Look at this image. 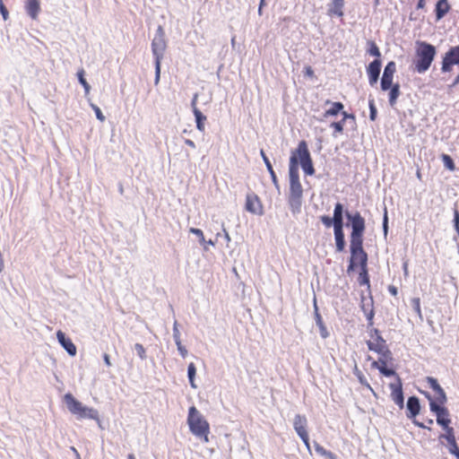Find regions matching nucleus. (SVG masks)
I'll list each match as a JSON object with an SVG mask.
<instances>
[{
	"label": "nucleus",
	"mask_w": 459,
	"mask_h": 459,
	"mask_svg": "<svg viewBox=\"0 0 459 459\" xmlns=\"http://www.w3.org/2000/svg\"><path fill=\"white\" fill-rule=\"evenodd\" d=\"M291 155L298 157V165L300 164L306 175L312 176L315 174V169L306 141H300L297 149L291 152Z\"/></svg>",
	"instance_id": "nucleus-5"
},
{
	"label": "nucleus",
	"mask_w": 459,
	"mask_h": 459,
	"mask_svg": "<svg viewBox=\"0 0 459 459\" xmlns=\"http://www.w3.org/2000/svg\"><path fill=\"white\" fill-rule=\"evenodd\" d=\"M314 448H315V451L322 455V456H325L326 457L327 459H336V455L332 453L331 451H328L326 450L325 448H324L320 444H318L317 442H314Z\"/></svg>",
	"instance_id": "nucleus-31"
},
{
	"label": "nucleus",
	"mask_w": 459,
	"mask_h": 459,
	"mask_svg": "<svg viewBox=\"0 0 459 459\" xmlns=\"http://www.w3.org/2000/svg\"><path fill=\"white\" fill-rule=\"evenodd\" d=\"M344 0H331L327 5V15L342 18L344 15Z\"/></svg>",
	"instance_id": "nucleus-15"
},
{
	"label": "nucleus",
	"mask_w": 459,
	"mask_h": 459,
	"mask_svg": "<svg viewBox=\"0 0 459 459\" xmlns=\"http://www.w3.org/2000/svg\"><path fill=\"white\" fill-rule=\"evenodd\" d=\"M345 216L351 227L350 236V252L351 257L347 267V273H351L359 267L360 272L358 277V282L360 286H367L370 289V281L368 270V256L363 248V235L366 229L365 219L359 212L351 213L345 212Z\"/></svg>",
	"instance_id": "nucleus-1"
},
{
	"label": "nucleus",
	"mask_w": 459,
	"mask_h": 459,
	"mask_svg": "<svg viewBox=\"0 0 459 459\" xmlns=\"http://www.w3.org/2000/svg\"><path fill=\"white\" fill-rule=\"evenodd\" d=\"M260 155L266 166V169L270 174V177L272 178V181H273V184L274 185V186L279 190L280 189V185H279V182H278V179H277V177H276V174L273 169V166L268 159V157L266 156L265 152H264V150H261L260 151Z\"/></svg>",
	"instance_id": "nucleus-25"
},
{
	"label": "nucleus",
	"mask_w": 459,
	"mask_h": 459,
	"mask_svg": "<svg viewBox=\"0 0 459 459\" xmlns=\"http://www.w3.org/2000/svg\"><path fill=\"white\" fill-rule=\"evenodd\" d=\"M320 221L325 227L330 228L331 226H333L334 228V222L333 221V219L330 218L329 216L323 215L320 217Z\"/></svg>",
	"instance_id": "nucleus-52"
},
{
	"label": "nucleus",
	"mask_w": 459,
	"mask_h": 459,
	"mask_svg": "<svg viewBox=\"0 0 459 459\" xmlns=\"http://www.w3.org/2000/svg\"><path fill=\"white\" fill-rule=\"evenodd\" d=\"M103 359H104L105 364H106L108 367H110V366H111V362H110V359H109V356H108L107 353H105V354L103 355Z\"/></svg>",
	"instance_id": "nucleus-63"
},
{
	"label": "nucleus",
	"mask_w": 459,
	"mask_h": 459,
	"mask_svg": "<svg viewBox=\"0 0 459 459\" xmlns=\"http://www.w3.org/2000/svg\"><path fill=\"white\" fill-rule=\"evenodd\" d=\"M197 99H198V94L197 93H195L193 98H192V100H191V108H192V111L194 112V110H199V108H197Z\"/></svg>",
	"instance_id": "nucleus-58"
},
{
	"label": "nucleus",
	"mask_w": 459,
	"mask_h": 459,
	"mask_svg": "<svg viewBox=\"0 0 459 459\" xmlns=\"http://www.w3.org/2000/svg\"><path fill=\"white\" fill-rule=\"evenodd\" d=\"M331 105V108L327 109L324 113V117H335L337 116L344 108L343 104L342 102H332L331 100H325V105Z\"/></svg>",
	"instance_id": "nucleus-26"
},
{
	"label": "nucleus",
	"mask_w": 459,
	"mask_h": 459,
	"mask_svg": "<svg viewBox=\"0 0 459 459\" xmlns=\"http://www.w3.org/2000/svg\"><path fill=\"white\" fill-rule=\"evenodd\" d=\"M446 403H431V410L430 411L436 415V421L439 426H446L450 425L451 419L448 409L445 406Z\"/></svg>",
	"instance_id": "nucleus-8"
},
{
	"label": "nucleus",
	"mask_w": 459,
	"mask_h": 459,
	"mask_svg": "<svg viewBox=\"0 0 459 459\" xmlns=\"http://www.w3.org/2000/svg\"><path fill=\"white\" fill-rule=\"evenodd\" d=\"M432 390L437 394L436 399L439 403H446L447 396L445 390L441 387L440 385H438V386H436Z\"/></svg>",
	"instance_id": "nucleus-37"
},
{
	"label": "nucleus",
	"mask_w": 459,
	"mask_h": 459,
	"mask_svg": "<svg viewBox=\"0 0 459 459\" xmlns=\"http://www.w3.org/2000/svg\"><path fill=\"white\" fill-rule=\"evenodd\" d=\"M441 160L443 161L444 166L450 171H454L455 169V164L454 160L448 155L443 153L441 155Z\"/></svg>",
	"instance_id": "nucleus-39"
},
{
	"label": "nucleus",
	"mask_w": 459,
	"mask_h": 459,
	"mask_svg": "<svg viewBox=\"0 0 459 459\" xmlns=\"http://www.w3.org/2000/svg\"><path fill=\"white\" fill-rule=\"evenodd\" d=\"M77 419L99 420V412L96 409L82 405L76 415Z\"/></svg>",
	"instance_id": "nucleus-23"
},
{
	"label": "nucleus",
	"mask_w": 459,
	"mask_h": 459,
	"mask_svg": "<svg viewBox=\"0 0 459 459\" xmlns=\"http://www.w3.org/2000/svg\"><path fill=\"white\" fill-rule=\"evenodd\" d=\"M342 120H344V122L347 119H351L353 122L355 121V116L353 114H349L346 111H342Z\"/></svg>",
	"instance_id": "nucleus-59"
},
{
	"label": "nucleus",
	"mask_w": 459,
	"mask_h": 459,
	"mask_svg": "<svg viewBox=\"0 0 459 459\" xmlns=\"http://www.w3.org/2000/svg\"><path fill=\"white\" fill-rule=\"evenodd\" d=\"M194 116L195 118L196 128L198 131L204 132V122L206 121V116H204L200 110H194Z\"/></svg>",
	"instance_id": "nucleus-28"
},
{
	"label": "nucleus",
	"mask_w": 459,
	"mask_h": 459,
	"mask_svg": "<svg viewBox=\"0 0 459 459\" xmlns=\"http://www.w3.org/2000/svg\"><path fill=\"white\" fill-rule=\"evenodd\" d=\"M453 225L456 231V235L453 238V240L459 247V211L456 208V206H455V208H454Z\"/></svg>",
	"instance_id": "nucleus-32"
},
{
	"label": "nucleus",
	"mask_w": 459,
	"mask_h": 459,
	"mask_svg": "<svg viewBox=\"0 0 459 459\" xmlns=\"http://www.w3.org/2000/svg\"><path fill=\"white\" fill-rule=\"evenodd\" d=\"M396 383L389 384L391 398L400 409H403L404 407V396L403 392V383L399 376H396Z\"/></svg>",
	"instance_id": "nucleus-10"
},
{
	"label": "nucleus",
	"mask_w": 459,
	"mask_h": 459,
	"mask_svg": "<svg viewBox=\"0 0 459 459\" xmlns=\"http://www.w3.org/2000/svg\"><path fill=\"white\" fill-rule=\"evenodd\" d=\"M369 306H370L369 310L366 311V313H365V316H366L367 321H368V328H370L374 325L373 319H374V316H375V311H374V308H373V299H372L371 296L369 298Z\"/></svg>",
	"instance_id": "nucleus-38"
},
{
	"label": "nucleus",
	"mask_w": 459,
	"mask_h": 459,
	"mask_svg": "<svg viewBox=\"0 0 459 459\" xmlns=\"http://www.w3.org/2000/svg\"><path fill=\"white\" fill-rule=\"evenodd\" d=\"M302 196L303 194L289 195L288 196V204L293 215L299 214L301 212Z\"/></svg>",
	"instance_id": "nucleus-18"
},
{
	"label": "nucleus",
	"mask_w": 459,
	"mask_h": 459,
	"mask_svg": "<svg viewBox=\"0 0 459 459\" xmlns=\"http://www.w3.org/2000/svg\"><path fill=\"white\" fill-rule=\"evenodd\" d=\"M85 72L83 69H81L77 72V77L80 84L83 87L85 94H88L91 90L90 84L87 82L85 77Z\"/></svg>",
	"instance_id": "nucleus-36"
},
{
	"label": "nucleus",
	"mask_w": 459,
	"mask_h": 459,
	"mask_svg": "<svg viewBox=\"0 0 459 459\" xmlns=\"http://www.w3.org/2000/svg\"><path fill=\"white\" fill-rule=\"evenodd\" d=\"M379 366L380 367H386L387 366V362L388 361H391L393 359H384L383 356L379 357Z\"/></svg>",
	"instance_id": "nucleus-60"
},
{
	"label": "nucleus",
	"mask_w": 459,
	"mask_h": 459,
	"mask_svg": "<svg viewBox=\"0 0 459 459\" xmlns=\"http://www.w3.org/2000/svg\"><path fill=\"white\" fill-rule=\"evenodd\" d=\"M56 338L58 340V342L60 345L64 348V350L70 355V356H75L76 355V346L74 344L72 340L65 335L64 332L61 330L57 331L56 333Z\"/></svg>",
	"instance_id": "nucleus-14"
},
{
	"label": "nucleus",
	"mask_w": 459,
	"mask_h": 459,
	"mask_svg": "<svg viewBox=\"0 0 459 459\" xmlns=\"http://www.w3.org/2000/svg\"><path fill=\"white\" fill-rule=\"evenodd\" d=\"M379 372L385 377H396V376H398L393 368H388L387 366L379 368Z\"/></svg>",
	"instance_id": "nucleus-48"
},
{
	"label": "nucleus",
	"mask_w": 459,
	"mask_h": 459,
	"mask_svg": "<svg viewBox=\"0 0 459 459\" xmlns=\"http://www.w3.org/2000/svg\"><path fill=\"white\" fill-rule=\"evenodd\" d=\"M447 443L449 445L448 450L450 454L454 455L459 454V447L457 446L456 439L453 441H447Z\"/></svg>",
	"instance_id": "nucleus-50"
},
{
	"label": "nucleus",
	"mask_w": 459,
	"mask_h": 459,
	"mask_svg": "<svg viewBox=\"0 0 459 459\" xmlns=\"http://www.w3.org/2000/svg\"><path fill=\"white\" fill-rule=\"evenodd\" d=\"M330 126L334 129L333 136L337 137V134H342L343 132L344 120H341L338 122H333V123H331Z\"/></svg>",
	"instance_id": "nucleus-42"
},
{
	"label": "nucleus",
	"mask_w": 459,
	"mask_h": 459,
	"mask_svg": "<svg viewBox=\"0 0 459 459\" xmlns=\"http://www.w3.org/2000/svg\"><path fill=\"white\" fill-rule=\"evenodd\" d=\"M343 213L344 208L341 203L334 205L333 221L334 222V229L343 228Z\"/></svg>",
	"instance_id": "nucleus-20"
},
{
	"label": "nucleus",
	"mask_w": 459,
	"mask_h": 459,
	"mask_svg": "<svg viewBox=\"0 0 459 459\" xmlns=\"http://www.w3.org/2000/svg\"><path fill=\"white\" fill-rule=\"evenodd\" d=\"M353 374L356 376V377L358 378V381L359 382V384L361 385L367 387L370 391H373L371 385L368 382V380H367L366 377L364 376V374L359 369L357 364H355V366L353 368Z\"/></svg>",
	"instance_id": "nucleus-29"
},
{
	"label": "nucleus",
	"mask_w": 459,
	"mask_h": 459,
	"mask_svg": "<svg viewBox=\"0 0 459 459\" xmlns=\"http://www.w3.org/2000/svg\"><path fill=\"white\" fill-rule=\"evenodd\" d=\"M246 210L253 214L263 215V205L259 197L252 193L247 194L246 196Z\"/></svg>",
	"instance_id": "nucleus-12"
},
{
	"label": "nucleus",
	"mask_w": 459,
	"mask_h": 459,
	"mask_svg": "<svg viewBox=\"0 0 459 459\" xmlns=\"http://www.w3.org/2000/svg\"><path fill=\"white\" fill-rule=\"evenodd\" d=\"M152 52L154 57V65H155V78L154 84L157 85L160 82V64L161 60L164 57L165 51L167 48V41L165 38V31L161 25H159L154 38L152 41Z\"/></svg>",
	"instance_id": "nucleus-2"
},
{
	"label": "nucleus",
	"mask_w": 459,
	"mask_h": 459,
	"mask_svg": "<svg viewBox=\"0 0 459 459\" xmlns=\"http://www.w3.org/2000/svg\"><path fill=\"white\" fill-rule=\"evenodd\" d=\"M307 420L306 416L297 414L294 418L293 428L300 438H306Z\"/></svg>",
	"instance_id": "nucleus-16"
},
{
	"label": "nucleus",
	"mask_w": 459,
	"mask_h": 459,
	"mask_svg": "<svg viewBox=\"0 0 459 459\" xmlns=\"http://www.w3.org/2000/svg\"><path fill=\"white\" fill-rule=\"evenodd\" d=\"M335 247L337 252H343L345 249V235L343 228L334 229Z\"/></svg>",
	"instance_id": "nucleus-22"
},
{
	"label": "nucleus",
	"mask_w": 459,
	"mask_h": 459,
	"mask_svg": "<svg viewBox=\"0 0 459 459\" xmlns=\"http://www.w3.org/2000/svg\"><path fill=\"white\" fill-rule=\"evenodd\" d=\"M303 443L305 444L306 447L310 450V444H309V437H308V433H306V438H300Z\"/></svg>",
	"instance_id": "nucleus-62"
},
{
	"label": "nucleus",
	"mask_w": 459,
	"mask_h": 459,
	"mask_svg": "<svg viewBox=\"0 0 459 459\" xmlns=\"http://www.w3.org/2000/svg\"><path fill=\"white\" fill-rule=\"evenodd\" d=\"M134 350L136 351L137 355L140 357L142 360L146 359L145 349L141 343L134 344Z\"/></svg>",
	"instance_id": "nucleus-46"
},
{
	"label": "nucleus",
	"mask_w": 459,
	"mask_h": 459,
	"mask_svg": "<svg viewBox=\"0 0 459 459\" xmlns=\"http://www.w3.org/2000/svg\"><path fill=\"white\" fill-rule=\"evenodd\" d=\"M366 344L369 351L377 353L379 357L383 356L384 359H393L392 351L388 348L385 339H382V341L378 342H372L368 340L366 342Z\"/></svg>",
	"instance_id": "nucleus-11"
},
{
	"label": "nucleus",
	"mask_w": 459,
	"mask_h": 459,
	"mask_svg": "<svg viewBox=\"0 0 459 459\" xmlns=\"http://www.w3.org/2000/svg\"><path fill=\"white\" fill-rule=\"evenodd\" d=\"M459 65V45L452 47L443 57L441 71L448 73L452 70V66Z\"/></svg>",
	"instance_id": "nucleus-9"
},
{
	"label": "nucleus",
	"mask_w": 459,
	"mask_h": 459,
	"mask_svg": "<svg viewBox=\"0 0 459 459\" xmlns=\"http://www.w3.org/2000/svg\"><path fill=\"white\" fill-rule=\"evenodd\" d=\"M421 394H424V396L429 400V410H431V403L434 402L436 403V404H438L439 403L437 402V400L435 398H433L431 396V394L429 393V392H421Z\"/></svg>",
	"instance_id": "nucleus-56"
},
{
	"label": "nucleus",
	"mask_w": 459,
	"mask_h": 459,
	"mask_svg": "<svg viewBox=\"0 0 459 459\" xmlns=\"http://www.w3.org/2000/svg\"><path fill=\"white\" fill-rule=\"evenodd\" d=\"M382 67V62L380 59H374L367 66V74L368 77V83L370 86H375L379 79L380 72Z\"/></svg>",
	"instance_id": "nucleus-13"
},
{
	"label": "nucleus",
	"mask_w": 459,
	"mask_h": 459,
	"mask_svg": "<svg viewBox=\"0 0 459 459\" xmlns=\"http://www.w3.org/2000/svg\"><path fill=\"white\" fill-rule=\"evenodd\" d=\"M195 375H196L195 365L193 362H191L187 367V377H188L189 384H190L191 387L195 388V389L197 387V385L195 383Z\"/></svg>",
	"instance_id": "nucleus-33"
},
{
	"label": "nucleus",
	"mask_w": 459,
	"mask_h": 459,
	"mask_svg": "<svg viewBox=\"0 0 459 459\" xmlns=\"http://www.w3.org/2000/svg\"><path fill=\"white\" fill-rule=\"evenodd\" d=\"M365 300H366V298L362 295L360 307H361L362 311L364 312V314L366 313V311H368L370 308L369 302L366 303Z\"/></svg>",
	"instance_id": "nucleus-57"
},
{
	"label": "nucleus",
	"mask_w": 459,
	"mask_h": 459,
	"mask_svg": "<svg viewBox=\"0 0 459 459\" xmlns=\"http://www.w3.org/2000/svg\"><path fill=\"white\" fill-rule=\"evenodd\" d=\"M368 108H369V119L371 121H375L377 117V109L375 105V100L372 98L368 99Z\"/></svg>",
	"instance_id": "nucleus-40"
},
{
	"label": "nucleus",
	"mask_w": 459,
	"mask_h": 459,
	"mask_svg": "<svg viewBox=\"0 0 459 459\" xmlns=\"http://www.w3.org/2000/svg\"><path fill=\"white\" fill-rule=\"evenodd\" d=\"M395 72H396V64L394 61H390L385 66L383 74L394 77Z\"/></svg>",
	"instance_id": "nucleus-41"
},
{
	"label": "nucleus",
	"mask_w": 459,
	"mask_h": 459,
	"mask_svg": "<svg viewBox=\"0 0 459 459\" xmlns=\"http://www.w3.org/2000/svg\"><path fill=\"white\" fill-rule=\"evenodd\" d=\"M388 102L390 107L394 108L399 96L401 95V90L399 83H394L391 88L388 89Z\"/></svg>",
	"instance_id": "nucleus-27"
},
{
	"label": "nucleus",
	"mask_w": 459,
	"mask_h": 459,
	"mask_svg": "<svg viewBox=\"0 0 459 459\" xmlns=\"http://www.w3.org/2000/svg\"><path fill=\"white\" fill-rule=\"evenodd\" d=\"M290 193L289 195L303 194V188L299 181L298 169V157L290 155L289 165Z\"/></svg>",
	"instance_id": "nucleus-6"
},
{
	"label": "nucleus",
	"mask_w": 459,
	"mask_h": 459,
	"mask_svg": "<svg viewBox=\"0 0 459 459\" xmlns=\"http://www.w3.org/2000/svg\"><path fill=\"white\" fill-rule=\"evenodd\" d=\"M450 10L447 0H438L435 6V13L437 21L441 20Z\"/></svg>",
	"instance_id": "nucleus-24"
},
{
	"label": "nucleus",
	"mask_w": 459,
	"mask_h": 459,
	"mask_svg": "<svg viewBox=\"0 0 459 459\" xmlns=\"http://www.w3.org/2000/svg\"><path fill=\"white\" fill-rule=\"evenodd\" d=\"M173 339L175 342L181 341L178 323L177 320H175L173 324Z\"/></svg>",
	"instance_id": "nucleus-51"
},
{
	"label": "nucleus",
	"mask_w": 459,
	"mask_h": 459,
	"mask_svg": "<svg viewBox=\"0 0 459 459\" xmlns=\"http://www.w3.org/2000/svg\"><path fill=\"white\" fill-rule=\"evenodd\" d=\"M368 48L367 49V52L370 56H375L376 57L375 59H380L379 57L381 56V52H380L377 45L372 40H368Z\"/></svg>",
	"instance_id": "nucleus-35"
},
{
	"label": "nucleus",
	"mask_w": 459,
	"mask_h": 459,
	"mask_svg": "<svg viewBox=\"0 0 459 459\" xmlns=\"http://www.w3.org/2000/svg\"><path fill=\"white\" fill-rule=\"evenodd\" d=\"M388 291L391 295L393 296H396L397 295V288L394 285H389L388 286Z\"/></svg>",
	"instance_id": "nucleus-61"
},
{
	"label": "nucleus",
	"mask_w": 459,
	"mask_h": 459,
	"mask_svg": "<svg viewBox=\"0 0 459 459\" xmlns=\"http://www.w3.org/2000/svg\"><path fill=\"white\" fill-rule=\"evenodd\" d=\"M420 411V399L417 396H410L406 403V416L408 419L412 420V423L420 428V429H428L431 430L430 427L426 426L424 423L417 420L415 418Z\"/></svg>",
	"instance_id": "nucleus-7"
},
{
	"label": "nucleus",
	"mask_w": 459,
	"mask_h": 459,
	"mask_svg": "<svg viewBox=\"0 0 459 459\" xmlns=\"http://www.w3.org/2000/svg\"><path fill=\"white\" fill-rule=\"evenodd\" d=\"M411 306L415 313L421 318V309H420V298H413L411 299Z\"/></svg>",
	"instance_id": "nucleus-44"
},
{
	"label": "nucleus",
	"mask_w": 459,
	"mask_h": 459,
	"mask_svg": "<svg viewBox=\"0 0 459 459\" xmlns=\"http://www.w3.org/2000/svg\"><path fill=\"white\" fill-rule=\"evenodd\" d=\"M0 13L2 14L4 21H6L8 19L9 13L6 7L4 5L2 0H0Z\"/></svg>",
	"instance_id": "nucleus-55"
},
{
	"label": "nucleus",
	"mask_w": 459,
	"mask_h": 459,
	"mask_svg": "<svg viewBox=\"0 0 459 459\" xmlns=\"http://www.w3.org/2000/svg\"><path fill=\"white\" fill-rule=\"evenodd\" d=\"M222 231H223V238H225L227 243L230 242L231 239H230L229 232L225 229H223Z\"/></svg>",
	"instance_id": "nucleus-64"
},
{
	"label": "nucleus",
	"mask_w": 459,
	"mask_h": 459,
	"mask_svg": "<svg viewBox=\"0 0 459 459\" xmlns=\"http://www.w3.org/2000/svg\"><path fill=\"white\" fill-rule=\"evenodd\" d=\"M369 335L371 338H374L376 342L382 341L384 339L380 333V331L377 328H373L372 326L368 328Z\"/></svg>",
	"instance_id": "nucleus-47"
},
{
	"label": "nucleus",
	"mask_w": 459,
	"mask_h": 459,
	"mask_svg": "<svg viewBox=\"0 0 459 459\" xmlns=\"http://www.w3.org/2000/svg\"><path fill=\"white\" fill-rule=\"evenodd\" d=\"M64 402H65L68 411L75 416L78 414L82 406L83 405L81 402L76 400L74 397V395L70 393L65 394Z\"/></svg>",
	"instance_id": "nucleus-17"
},
{
	"label": "nucleus",
	"mask_w": 459,
	"mask_h": 459,
	"mask_svg": "<svg viewBox=\"0 0 459 459\" xmlns=\"http://www.w3.org/2000/svg\"><path fill=\"white\" fill-rule=\"evenodd\" d=\"M393 76L382 74L381 80H380V87L383 91H388L391 86L394 85L393 83Z\"/></svg>",
	"instance_id": "nucleus-34"
},
{
	"label": "nucleus",
	"mask_w": 459,
	"mask_h": 459,
	"mask_svg": "<svg viewBox=\"0 0 459 459\" xmlns=\"http://www.w3.org/2000/svg\"><path fill=\"white\" fill-rule=\"evenodd\" d=\"M382 227H383L384 236L386 237L387 233H388V215H387V209H386V207H385V210H384Z\"/></svg>",
	"instance_id": "nucleus-49"
},
{
	"label": "nucleus",
	"mask_w": 459,
	"mask_h": 459,
	"mask_svg": "<svg viewBox=\"0 0 459 459\" xmlns=\"http://www.w3.org/2000/svg\"><path fill=\"white\" fill-rule=\"evenodd\" d=\"M440 427L444 429L445 433L439 435V439H446V441L455 440V430L450 425L446 424V426L443 425Z\"/></svg>",
	"instance_id": "nucleus-30"
},
{
	"label": "nucleus",
	"mask_w": 459,
	"mask_h": 459,
	"mask_svg": "<svg viewBox=\"0 0 459 459\" xmlns=\"http://www.w3.org/2000/svg\"><path fill=\"white\" fill-rule=\"evenodd\" d=\"M26 13L31 19H36L40 12L39 0H27L25 5Z\"/></svg>",
	"instance_id": "nucleus-21"
},
{
	"label": "nucleus",
	"mask_w": 459,
	"mask_h": 459,
	"mask_svg": "<svg viewBox=\"0 0 459 459\" xmlns=\"http://www.w3.org/2000/svg\"><path fill=\"white\" fill-rule=\"evenodd\" d=\"M187 423L193 435L200 438L204 437L206 442L208 441L209 423L195 406L189 408Z\"/></svg>",
	"instance_id": "nucleus-4"
},
{
	"label": "nucleus",
	"mask_w": 459,
	"mask_h": 459,
	"mask_svg": "<svg viewBox=\"0 0 459 459\" xmlns=\"http://www.w3.org/2000/svg\"><path fill=\"white\" fill-rule=\"evenodd\" d=\"M425 381L429 384L431 389H434L436 386H438L439 383L437 379L433 377H426Z\"/></svg>",
	"instance_id": "nucleus-53"
},
{
	"label": "nucleus",
	"mask_w": 459,
	"mask_h": 459,
	"mask_svg": "<svg viewBox=\"0 0 459 459\" xmlns=\"http://www.w3.org/2000/svg\"><path fill=\"white\" fill-rule=\"evenodd\" d=\"M175 343L180 355L185 358L187 355V350L186 347L182 345L181 341L175 342Z\"/></svg>",
	"instance_id": "nucleus-54"
},
{
	"label": "nucleus",
	"mask_w": 459,
	"mask_h": 459,
	"mask_svg": "<svg viewBox=\"0 0 459 459\" xmlns=\"http://www.w3.org/2000/svg\"><path fill=\"white\" fill-rule=\"evenodd\" d=\"M415 71L423 74L428 71L435 58L437 49L435 46L426 41H417Z\"/></svg>",
	"instance_id": "nucleus-3"
},
{
	"label": "nucleus",
	"mask_w": 459,
	"mask_h": 459,
	"mask_svg": "<svg viewBox=\"0 0 459 459\" xmlns=\"http://www.w3.org/2000/svg\"><path fill=\"white\" fill-rule=\"evenodd\" d=\"M314 315H315V320L316 324L319 328L320 335L323 339H326L329 337V332L326 328V326L324 324L323 318L318 311V307L316 305V299L314 300Z\"/></svg>",
	"instance_id": "nucleus-19"
},
{
	"label": "nucleus",
	"mask_w": 459,
	"mask_h": 459,
	"mask_svg": "<svg viewBox=\"0 0 459 459\" xmlns=\"http://www.w3.org/2000/svg\"><path fill=\"white\" fill-rule=\"evenodd\" d=\"M90 106L95 112L97 119L100 120V122H103L105 120V116L103 115L100 108L96 104H93V103H90Z\"/></svg>",
	"instance_id": "nucleus-45"
},
{
	"label": "nucleus",
	"mask_w": 459,
	"mask_h": 459,
	"mask_svg": "<svg viewBox=\"0 0 459 459\" xmlns=\"http://www.w3.org/2000/svg\"><path fill=\"white\" fill-rule=\"evenodd\" d=\"M189 232L197 236V238H199V243L201 245H204L206 243L204 232L200 229L190 228Z\"/></svg>",
	"instance_id": "nucleus-43"
}]
</instances>
